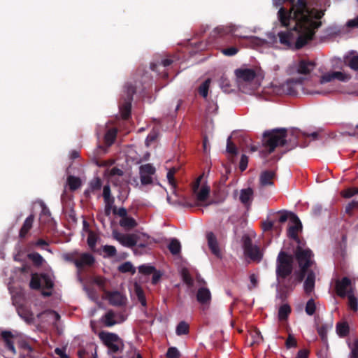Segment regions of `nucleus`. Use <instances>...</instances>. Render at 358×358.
I'll use <instances>...</instances> for the list:
<instances>
[{
    "label": "nucleus",
    "instance_id": "21",
    "mask_svg": "<svg viewBox=\"0 0 358 358\" xmlns=\"http://www.w3.org/2000/svg\"><path fill=\"white\" fill-rule=\"evenodd\" d=\"M315 67V64L311 61L301 59L298 64L297 72L299 74L308 75L310 74Z\"/></svg>",
    "mask_w": 358,
    "mask_h": 358
},
{
    "label": "nucleus",
    "instance_id": "1",
    "mask_svg": "<svg viewBox=\"0 0 358 358\" xmlns=\"http://www.w3.org/2000/svg\"><path fill=\"white\" fill-rule=\"evenodd\" d=\"M313 0H297L293 8L288 11L281 7L278 12V19L282 27H287L290 21L294 22L293 28L278 34L279 41L285 48L300 50L312 41L315 31L321 27L320 20L324 10L310 8Z\"/></svg>",
    "mask_w": 358,
    "mask_h": 358
},
{
    "label": "nucleus",
    "instance_id": "40",
    "mask_svg": "<svg viewBox=\"0 0 358 358\" xmlns=\"http://www.w3.org/2000/svg\"><path fill=\"white\" fill-rule=\"evenodd\" d=\"M329 328H331V326L329 327L326 324H322L317 328V333L324 343L327 341V331Z\"/></svg>",
    "mask_w": 358,
    "mask_h": 358
},
{
    "label": "nucleus",
    "instance_id": "7",
    "mask_svg": "<svg viewBox=\"0 0 358 358\" xmlns=\"http://www.w3.org/2000/svg\"><path fill=\"white\" fill-rule=\"evenodd\" d=\"M201 178V176L199 177L193 183L192 187V192L194 194H196V201L198 202L206 201L208 199L210 194V187L207 185L202 186L201 189L198 191L200 186Z\"/></svg>",
    "mask_w": 358,
    "mask_h": 358
},
{
    "label": "nucleus",
    "instance_id": "56",
    "mask_svg": "<svg viewBox=\"0 0 358 358\" xmlns=\"http://www.w3.org/2000/svg\"><path fill=\"white\" fill-rule=\"evenodd\" d=\"M138 271L145 275H150L155 271V268L152 266L142 265L138 267Z\"/></svg>",
    "mask_w": 358,
    "mask_h": 358
},
{
    "label": "nucleus",
    "instance_id": "29",
    "mask_svg": "<svg viewBox=\"0 0 358 358\" xmlns=\"http://www.w3.org/2000/svg\"><path fill=\"white\" fill-rule=\"evenodd\" d=\"M345 63L352 70L358 71V55L345 57Z\"/></svg>",
    "mask_w": 358,
    "mask_h": 358
},
{
    "label": "nucleus",
    "instance_id": "44",
    "mask_svg": "<svg viewBox=\"0 0 358 358\" xmlns=\"http://www.w3.org/2000/svg\"><path fill=\"white\" fill-rule=\"evenodd\" d=\"M117 136V129H111L107 131L105 134V141L108 144H112L115 141Z\"/></svg>",
    "mask_w": 358,
    "mask_h": 358
},
{
    "label": "nucleus",
    "instance_id": "54",
    "mask_svg": "<svg viewBox=\"0 0 358 358\" xmlns=\"http://www.w3.org/2000/svg\"><path fill=\"white\" fill-rule=\"evenodd\" d=\"M180 352L176 347H170L166 352L167 358H180Z\"/></svg>",
    "mask_w": 358,
    "mask_h": 358
},
{
    "label": "nucleus",
    "instance_id": "8",
    "mask_svg": "<svg viewBox=\"0 0 358 358\" xmlns=\"http://www.w3.org/2000/svg\"><path fill=\"white\" fill-rule=\"evenodd\" d=\"M245 254L251 259L259 262L262 259V255L260 252L259 248L252 244L250 238H246L243 243Z\"/></svg>",
    "mask_w": 358,
    "mask_h": 358
},
{
    "label": "nucleus",
    "instance_id": "31",
    "mask_svg": "<svg viewBox=\"0 0 358 358\" xmlns=\"http://www.w3.org/2000/svg\"><path fill=\"white\" fill-rule=\"evenodd\" d=\"M91 354V358H97L96 347L93 348L91 346L89 349H80L78 351V356L79 358H85L87 355Z\"/></svg>",
    "mask_w": 358,
    "mask_h": 358
},
{
    "label": "nucleus",
    "instance_id": "35",
    "mask_svg": "<svg viewBox=\"0 0 358 358\" xmlns=\"http://www.w3.org/2000/svg\"><path fill=\"white\" fill-rule=\"evenodd\" d=\"M291 313V308L288 304L282 305L278 310V318L280 320H287Z\"/></svg>",
    "mask_w": 358,
    "mask_h": 358
},
{
    "label": "nucleus",
    "instance_id": "52",
    "mask_svg": "<svg viewBox=\"0 0 358 358\" xmlns=\"http://www.w3.org/2000/svg\"><path fill=\"white\" fill-rule=\"evenodd\" d=\"M173 59H169V58L164 59L161 61V62L159 64H151L150 68L152 71H157L159 66L162 65L164 67H167V66H170L173 63Z\"/></svg>",
    "mask_w": 358,
    "mask_h": 358
},
{
    "label": "nucleus",
    "instance_id": "11",
    "mask_svg": "<svg viewBox=\"0 0 358 358\" xmlns=\"http://www.w3.org/2000/svg\"><path fill=\"white\" fill-rule=\"evenodd\" d=\"M304 78L288 79L282 85L283 90L289 95H295L297 93L296 85H301L304 82Z\"/></svg>",
    "mask_w": 358,
    "mask_h": 358
},
{
    "label": "nucleus",
    "instance_id": "23",
    "mask_svg": "<svg viewBox=\"0 0 358 358\" xmlns=\"http://www.w3.org/2000/svg\"><path fill=\"white\" fill-rule=\"evenodd\" d=\"M253 199V190L248 187L243 189L240 194V201L245 206H250Z\"/></svg>",
    "mask_w": 358,
    "mask_h": 358
},
{
    "label": "nucleus",
    "instance_id": "55",
    "mask_svg": "<svg viewBox=\"0 0 358 358\" xmlns=\"http://www.w3.org/2000/svg\"><path fill=\"white\" fill-rule=\"evenodd\" d=\"M222 53L226 56L231 57L238 52V48L234 46L223 48L221 50Z\"/></svg>",
    "mask_w": 358,
    "mask_h": 358
},
{
    "label": "nucleus",
    "instance_id": "16",
    "mask_svg": "<svg viewBox=\"0 0 358 358\" xmlns=\"http://www.w3.org/2000/svg\"><path fill=\"white\" fill-rule=\"evenodd\" d=\"M104 295L106 298L108 300L110 304L113 306H120L124 303V297L118 291H106Z\"/></svg>",
    "mask_w": 358,
    "mask_h": 358
},
{
    "label": "nucleus",
    "instance_id": "30",
    "mask_svg": "<svg viewBox=\"0 0 358 358\" xmlns=\"http://www.w3.org/2000/svg\"><path fill=\"white\" fill-rule=\"evenodd\" d=\"M168 248L172 255H178L181 250V245L180 241L176 238H173L169 244Z\"/></svg>",
    "mask_w": 358,
    "mask_h": 358
},
{
    "label": "nucleus",
    "instance_id": "17",
    "mask_svg": "<svg viewBox=\"0 0 358 358\" xmlns=\"http://www.w3.org/2000/svg\"><path fill=\"white\" fill-rule=\"evenodd\" d=\"M208 245L211 252L217 257H221V251L215 235L210 231L206 234Z\"/></svg>",
    "mask_w": 358,
    "mask_h": 358
},
{
    "label": "nucleus",
    "instance_id": "33",
    "mask_svg": "<svg viewBox=\"0 0 358 358\" xmlns=\"http://www.w3.org/2000/svg\"><path fill=\"white\" fill-rule=\"evenodd\" d=\"M120 224L122 227L128 229H133L137 226L136 221L133 217L128 216L122 218Z\"/></svg>",
    "mask_w": 358,
    "mask_h": 358
},
{
    "label": "nucleus",
    "instance_id": "49",
    "mask_svg": "<svg viewBox=\"0 0 358 358\" xmlns=\"http://www.w3.org/2000/svg\"><path fill=\"white\" fill-rule=\"evenodd\" d=\"M119 271L122 273H128L131 272L132 273H135V268H134L132 264L129 262H127L123 263L119 266Z\"/></svg>",
    "mask_w": 358,
    "mask_h": 358
},
{
    "label": "nucleus",
    "instance_id": "13",
    "mask_svg": "<svg viewBox=\"0 0 358 358\" xmlns=\"http://www.w3.org/2000/svg\"><path fill=\"white\" fill-rule=\"evenodd\" d=\"M351 285V280L348 277H343L337 280L335 283V290L338 296L344 298L347 296L348 288Z\"/></svg>",
    "mask_w": 358,
    "mask_h": 358
},
{
    "label": "nucleus",
    "instance_id": "53",
    "mask_svg": "<svg viewBox=\"0 0 358 358\" xmlns=\"http://www.w3.org/2000/svg\"><path fill=\"white\" fill-rule=\"evenodd\" d=\"M227 152L232 155H236L237 148L236 145L231 141V137L227 138Z\"/></svg>",
    "mask_w": 358,
    "mask_h": 358
},
{
    "label": "nucleus",
    "instance_id": "26",
    "mask_svg": "<svg viewBox=\"0 0 358 358\" xmlns=\"http://www.w3.org/2000/svg\"><path fill=\"white\" fill-rule=\"evenodd\" d=\"M136 93V87L131 83H127L124 85L122 99L129 101H133V96Z\"/></svg>",
    "mask_w": 358,
    "mask_h": 358
},
{
    "label": "nucleus",
    "instance_id": "15",
    "mask_svg": "<svg viewBox=\"0 0 358 358\" xmlns=\"http://www.w3.org/2000/svg\"><path fill=\"white\" fill-rule=\"evenodd\" d=\"M196 300L203 306V309L208 307L211 301V293L206 287H201L196 293Z\"/></svg>",
    "mask_w": 358,
    "mask_h": 358
},
{
    "label": "nucleus",
    "instance_id": "36",
    "mask_svg": "<svg viewBox=\"0 0 358 358\" xmlns=\"http://www.w3.org/2000/svg\"><path fill=\"white\" fill-rule=\"evenodd\" d=\"M115 313L112 310L108 311L103 317V322L106 327H112L116 324Z\"/></svg>",
    "mask_w": 358,
    "mask_h": 358
},
{
    "label": "nucleus",
    "instance_id": "5",
    "mask_svg": "<svg viewBox=\"0 0 358 358\" xmlns=\"http://www.w3.org/2000/svg\"><path fill=\"white\" fill-rule=\"evenodd\" d=\"M99 338L110 353L118 352L124 345L122 340L115 333L101 331L99 334Z\"/></svg>",
    "mask_w": 358,
    "mask_h": 358
},
{
    "label": "nucleus",
    "instance_id": "51",
    "mask_svg": "<svg viewBox=\"0 0 358 358\" xmlns=\"http://www.w3.org/2000/svg\"><path fill=\"white\" fill-rule=\"evenodd\" d=\"M94 282L99 287V289L103 292V293H106V280L101 276H96L94 278Z\"/></svg>",
    "mask_w": 358,
    "mask_h": 358
},
{
    "label": "nucleus",
    "instance_id": "64",
    "mask_svg": "<svg viewBox=\"0 0 358 358\" xmlns=\"http://www.w3.org/2000/svg\"><path fill=\"white\" fill-rule=\"evenodd\" d=\"M285 345L287 348H292L296 347L297 345L296 338L292 335L289 334V336L286 340Z\"/></svg>",
    "mask_w": 358,
    "mask_h": 358
},
{
    "label": "nucleus",
    "instance_id": "10",
    "mask_svg": "<svg viewBox=\"0 0 358 358\" xmlns=\"http://www.w3.org/2000/svg\"><path fill=\"white\" fill-rule=\"evenodd\" d=\"M95 262L94 256L88 252L80 253L78 255L76 267L81 271L85 266H92Z\"/></svg>",
    "mask_w": 358,
    "mask_h": 358
},
{
    "label": "nucleus",
    "instance_id": "22",
    "mask_svg": "<svg viewBox=\"0 0 358 358\" xmlns=\"http://www.w3.org/2000/svg\"><path fill=\"white\" fill-rule=\"evenodd\" d=\"M34 221V215L31 214L24 220L19 232V236L20 238H24L27 236V234L33 227Z\"/></svg>",
    "mask_w": 358,
    "mask_h": 358
},
{
    "label": "nucleus",
    "instance_id": "27",
    "mask_svg": "<svg viewBox=\"0 0 358 358\" xmlns=\"http://www.w3.org/2000/svg\"><path fill=\"white\" fill-rule=\"evenodd\" d=\"M349 331V325L346 322L337 323L336 332L341 338L346 337L348 335Z\"/></svg>",
    "mask_w": 358,
    "mask_h": 358
},
{
    "label": "nucleus",
    "instance_id": "38",
    "mask_svg": "<svg viewBox=\"0 0 358 358\" xmlns=\"http://www.w3.org/2000/svg\"><path fill=\"white\" fill-rule=\"evenodd\" d=\"M181 276L183 282L189 287H192L194 285V280L192 278L187 268H182L181 271Z\"/></svg>",
    "mask_w": 358,
    "mask_h": 358
},
{
    "label": "nucleus",
    "instance_id": "28",
    "mask_svg": "<svg viewBox=\"0 0 358 358\" xmlns=\"http://www.w3.org/2000/svg\"><path fill=\"white\" fill-rule=\"evenodd\" d=\"M210 83L211 79L207 78L198 87L199 94L204 99H206L208 96Z\"/></svg>",
    "mask_w": 358,
    "mask_h": 358
},
{
    "label": "nucleus",
    "instance_id": "19",
    "mask_svg": "<svg viewBox=\"0 0 358 358\" xmlns=\"http://www.w3.org/2000/svg\"><path fill=\"white\" fill-rule=\"evenodd\" d=\"M307 277L303 283V288L306 294H310L315 288V274L313 271L309 270L306 273Z\"/></svg>",
    "mask_w": 358,
    "mask_h": 358
},
{
    "label": "nucleus",
    "instance_id": "61",
    "mask_svg": "<svg viewBox=\"0 0 358 358\" xmlns=\"http://www.w3.org/2000/svg\"><path fill=\"white\" fill-rule=\"evenodd\" d=\"M333 80H334V72H331V73H327L322 75L320 78V82L321 84H324V83L331 82Z\"/></svg>",
    "mask_w": 358,
    "mask_h": 358
},
{
    "label": "nucleus",
    "instance_id": "6",
    "mask_svg": "<svg viewBox=\"0 0 358 358\" xmlns=\"http://www.w3.org/2000/svg\"><path fill=\"white\" fill-rule=\"evenodd\" d=\"M289 220L292 223L287 229V236L294 240L298 244H301V241L298 236V233L302 230V224L298 216L291 213H289Z\"/></svg>",
    "mask_w": 358,
    "mask_h": 358
},
{
    "label": "nucleus",
    "instance_id": "59",
    "mask_svg": "<svg viewBox=\"0 0 358 358\" xmlns=\"http://www.w3.org/2000/svg\"><path fill=\"white\" fill-rule=\"evenodd\" d=\"M41 315H47L54 320L55 322H57L60 320V315L58 313L53 310H47L43 312L42 313L39 314L38 316L39 317Z\"/></svg>",
    "mask_w": 358,
    "mask_h": 358
},
{
    "label": "nucleus",
    "instance_id": "2",
    "mask_svg": "<svg viewBox=\"0 0 358 358\" xmlns=\"http://www.w3.org/2000/svg\"><path fill=\"white\" fill-rule=\"evenodd\" d=\"M303 244H298L294 250V256L300 270L293 274L294 257L281 250L276 258L275 275L278 285L277 297L285 301L296 285L301 282L306 273L314 263L313 252L309 248H303Z\"/></svg>",
    "mask_w": 358,
    "mask_h": 358
},
{
    "label": "nucleus",
    "instance_id": "14",
    "mask_svg": "<svg viewBox=\"0 0 358 358\" xmlns=\"http://www.w3.org/2000/svg\"><path fill=\"white\" fill-rule=\"evenodd\" d=\"M276 173L273 170H266L262 171L259 175V185L261 187L273 186L274 185V179Z\"/></svg>",
    "mask_w": 358,
    "mask_h": 358
},
{
    "label": "nucleus",
    "instance_id": "34",
    "mask_svg": "<svg viewBox=\"0 0 358 358\" xmlns=\"http://www.w3.org/2000/svg\"><path fill=\"white\" fill-rule=\"evenodd\" d=\"M189 331V326L186 322L181 321L178 324L176 329V333L178 336L186 335Z\"/></svg>",
    "mask_w": 358,
    "mask_h": 358
},
{
    "label": "nucleus",
    "instance_id": "50",
    "mask_svg": "<svg viewBox=\"0 0 358 358\" xmlns=\"http://www.w3.org/2000/svg\"><path fill=\"white\" fill-rule=\"evenodd\" d=\"M348 306L351 310L353 311H357L358 310V301L357 297H355L353 294H349L348 295Z\"/></svg>",
    "mask_w": 358,
    "mask_h": 358
},
{
    "label": "nucleus",
    "instance_id": "63",
    "mask_svg": "<svg viewBox=\"0 0 358 358\" xmlns=\"http://www.w3.org/2000/svg\"><path fill=\"white\" fill-rule=\"evenodd\" d=\"M357 194H358V188L352 187L345 189L343 192V196L345 198H350Z\"/></svg>",
    "mask_w": 358,
    "mask_h": 358
},
{
    "label": "nucleus",
    "instance_id": "12",
    "mask_svg": "<svg viewBox=\"0 0 358 358\" xmlns=\"http://www.w3.org/2000/svg\"><path fill=\"white\" fill-rule=\"evenodd\" d=\"M114 238L117 240L123 246L133 248L137 245L138 236L136 234H115Z\"/></svg>",
    "mask_w": 358,
    "mask_h": 358
},
{
    "label": "nucleus",
    "instance_id": "39",
    "mask_svg": "<svg viewBox=\"0 0 358 358\" xmlns=\"http://www.w3.org/2000/svg\"><path fill=\"white\" fill-rule=\"evenodd\" d=\"M135 293L137 296L138 301L141 304V306L143 307H146V306H147L146 298H145L144 292L142 289V288L139 286H136Z\"/></svg>",
    "mask_w": 358,
    "mask_h": 358
},
{
    "label": "nucleus",
    "instance_id": "9",
    "mask_svg": "<svg viewBox=\"0 0 358 358\" xmlns=\"http://www.w3.org/2000/svg\"><path fill=\"white\" fill-rule=\"evenodd\" d=\"M235 75L237 78L239 87L243 83H248L252 81L256 77V73L253 69H238L235 71Z\"/></svg>",
    "mask_w": 358,
    "mask_h": 358
},
{
    "label": "nucleus",
    "instance_id": "46",
    "mask_svg": "<svg viewBox=\"0 0 358 358\" xmlns=\"http://www.w3.org/2000/svg\"><path fill=\"white\" fill-rule=\"evenodd\" d=\"M28 257L31 259L35 265L41 266L43 264V258L38 252H34L28 255Z\"/></svg>",
    "mask_w": 358,
    "mask_h": 358
},
{
    "label": "nucleus",
    "instance_id": "42",
    "mask_svg": "<svg viewBox=\"0 0 358 358\" xmlns=\"http://www.w3.org/2000/svg\"><path fill=\"white\" fill-rule=\"evenodd\" d=\"M177 171L178 169H176V167H173L169 170L166 176L169 183L172 186L173 189L176 187V182L174 176Z\"/></svg>",
    "mask_w": 358,
    "mask_h": 358
},
{
    "label": "nucleus",
    "instance_id": "4",
    "mask_svg": "<svg viewBox=\"0 0 358 358\" xmlns=\"http://www.w3.org/2000/svg\"><path fill=\"white\" fill-rule=\"evenodd\" d=\"M29 286L33 289H45L47 291H43L42 295L44 296H50L52 295V289L54 287V282L49 275L42 273L38 275L33 273L31 275Z\"/></svg>",
    "mask_w": 358,
    "mask_h": 358
},
{
    "label": "nucleus",
    "instance_id": "20",
    "mask_svg": "<svg viewBox=\"0 0 358 358\" xmlns=\"http://www.w3.org/2000/svg\"><path fill=\"white\" fill-rule=\"evenodd\" d=\"M301 136L300 130L297 129H293L288 131V137L287 138V145L289 147V150H292L298 145V140Z\"/></svg>",
    "mask_w": 358,
    "mask_h": 358
},
{
    "label": "nucleus",
    "instance_id": "37",
    "mask_svg": "<svg viewBox=\"0 0 358 358\" xmlns=\"http://www.w3.org/2000/svg\"><path fill=\"white\" fill-rule=\"evenodd\" d=\"M156 172L155 167L151 164L141 165L139 167V174L153 176Z\"/></svg>",
    "mask_w": 358,
    "mask_h": 358
},
{
    "label": "nucleus",
    "instance_id": "48",
    "mask_svg": "<svg viewBox=\"0 0 358 358\" xmlns=\"http://www.w3.org/2000/svg\"><path fill=\"white\" fill-rule=\"evenodd\" d=\"M231 32V29L227 27H224L222 26L217 27L214 29L213 31V33L214 34V36H222L224 35L228 34Z\"/></svg>",
    "mask_w": 358,
    "mask_h": 358
},
{
    "label": "nucleus",
    "instance_id": "60",
    "mask_svg": "<svg viewBox=\"0 0 358 358\" xmlns=\"http://www.w3.org/2000/svg\"><path fill=\"white\" fill-rule=\"evenodd\" d=\"M152 176L147 174H140L141 182L143 185H150L152 183Z\"/></svg>",
    "mask_w": 358,
    "mask_h": 358
},
{
    "label": "nucleus",
    "instance_id": "47",
    "mask_svg": "<svg viewBox=\"0 0 358 358\" xmlns=\"http://www.w3.org/2000/svg\"><path fill=\"white\" fill-rule=\"evenodd\" d=\"M316 310V306L313 299H309L306 305L305 311L308 315H313Z\"/></svg>",
    "mask_w": 358,
    "mask_h": 358
},
{
    "label": "nucleus",
    "instance_id": "18",
    "mask_svg": "<svg viewBox=\"0 0 358 358\" xmlns=\"http://www.w3.org/2000/svg\"><path fill=\"white\" fill-rule=\"evenodd\" d=\"M1 338L4 342L6 348L13 355L16 354V349L14 345V336L10 331H3L1 333Z\"/></svg>",
    "mask_w": 358,
    "mask_h": 358
},
{
    "label": "nucleus",
    "instance_id": "45",
    "mask_svg": "<svg viewBox=\"0 0 358 358\" xmlns=\"http://www.w3.org/2000/svg\"><path fill=\"white\" fill-rule=\"evenodd\" d=\"M79 252L74 251L71 253H66L63 255V258L65 261L73 263L75 266L76 265V261Z\"/></svg>",
    "mask_w": 358,
    "mask_h": 358
},
{
    "label": "nucleus",
    "instance_id": "62",
    "mask_svg": "<svg viewBox=\"0 0 358 358\" xmlns=\"http://www.w3.org/2000/svg\"><path fill=\"white\" fill-rule=\"evenodd\" d=\"M206 110L208 113H215L218 110V106L216 102L211 100L210 101H208Z\"/></svg>",
    "mask_w": 358,
    "mask_h": 358
},
{
    "label": "nucleus",
    "instance_id": "43",
    "mask_svg": "<svg viewBox=\"0 0 358 358\" xmlns=\"http://www.w3.org/2000/svg\"><path fill=\"white\" fill-rule=\"evenodd\" d=\"M348 346L351 350L349 358H358V338H355L352 343H349Z\"/></svg>",
    "mask_w": 358,
    "mask_h": 358
},
{
    "label": "nucleus",
    "instance_id": "41",
    "mask_svg": "<svg viewBox=\"0 0 358 358\" xmlns=\"http://www.w3.org/2000/svg\"><path fill=\"white\" fill-rule=\"evenodd\" d=\"M104 252V257H113L117 255V250L115 246L106 245L102 247Z\"/></svg>",
    "mask_w": 358,
    "mask_h": 358
},
{
    "label": "nucleus",
    "instance_id": "58",
    "mask_svg": "<svg viewBox=\"0 0 358 358\" xmlns=\"http://www.w3.org/2000/svg\"><path fill=\"white\" fill-rule=\"evenodd\" d=\"M103 197L105 203H108L110 200H114V198L110 195V188L109 185H105L103 189Z\"/></svg>",
    "mask_w": 358,
    "mask_h": 358
},
{
    "label": "nucleus",
    "instance_id": "32",
    "mask_svg": "<svg viewBox=\"0 0 358 358\" xmlns=\"http://www.w3.org/2000/svg\"><path fill=\"white\" fill-rule=\"evenodd\" d=\"M67 182L71 191H75L81 186L80 179L73 176H69L67 178Z\"/></svg>",
    "mask_w": 358,
    "mask_h": 358
},
{
    "label": "nucleus",
    "instance_id": "24",
    "mask_svg": "<svg viewBox=\"0 0 358 358\" xmlns=\"http://www.w3.org/2000/svg\"><path fill=\"white\" fill-rule=\"evenodd\" d=\"M131 102L122 99L120 103L121 116L124 120H128L131 116Z\"/></svg>",
    "mask_w": 358,
    "mask_h": 358
},
{
    "label": "nucleus",
    "instance_id": "3",
    "mask_svg": "<svg viewBox=\"0 0 358 358\" xmlns=\"http://www.w3.org/2000/svg\"><path fill=\"white\" fill-rule=\"evenodd\" d=\"M288 130L286 128H277L265 131L262 136V145L267 154L273 152L277 147L287 145Z\"/></svg>",
    "mask_w": 358,
    "mask_h": 358
},
{
    "label": "nucleus",
    "instance_id": "57",
    "mask_svg": "<svg viewBox=\"0 0 358 358\" xmlns=\"http://www.w3.org/2000/svg\"><path fill=\"white\" fill-rule=\"evenodd\" d=\"M90 185L92 191L99 190L102 186V181L101 178L96 177L90 182Z\"/></svg>",
    "mask_w": 358,
    "mask_h": 358
},
{
    "label": "nucleus",
    "instance_id": "25",
    "mask_svg": "<svg viewBox=\"0 0 358 358\" xmlns=\"http://www.w3.org/2000/svg\"><path fill=\"white\" fill-rule=\"evenodd\" d=\"M100 239L99 235L94 231H90L87 239V243L90 249L94 252H99L96 248L97 241Z\"/></svg>",
    "mask_w": 358,
    "mask_h": 358
}]
</instances>
